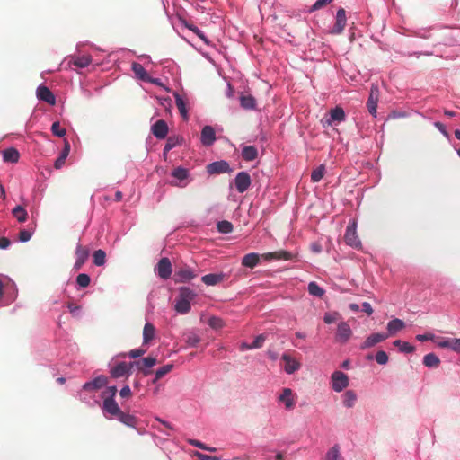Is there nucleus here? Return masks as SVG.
Returning a JSON list of instances; mask_svg holds the SVG:
<instances>
[{
	"label": "nucleus",
	"mask_w": 460,
	"mask_h": 460,
	"mask_svg": "<svg viewBox=\"0 0 460 460\" xmlns=\"http://www.w3.org/2000/svg\"><path fill=\"white\" fill-rule=\"evenodd\" d=\"M107 383L108 378L103 375H100L85 382L80 391L77 392L76 397L89 407L101 405L102 398L101 394H98V392L105 387Z\"/></svg>",
	"instance_id": "obj_1"
},
{
	"label": "nucleus",
	"mask_w": 460,
	"mask_h": 460,
	"mask_svg": "<svg viewBox=\"0 0 460 460\" xmlns=\"http://www.w3.org/2000/svg\"><path fill=\"white\" fill-rule=\"evenodd\" d=\"M117 386H107L101 392V400H102V412L108 420L115 419L121 411L119 404L115 401L117 394Z\"/></svg>",
	"instance_id": "obj_2"
},
{
	"label": "nucleus",
	"mask_w": 460,
	"mask_h": 460,
	"mask_svg": "<svg viewBox=\"0 0 460 460\" xmlns=\"http://www.w3.org/2000/svg\"><path fill=\"white\" fill-rule=\"evenodd\" d=\"M198 296L195 290L190 287L182 286L178 288V296L174 302V311L179 314H187L191 310V303Z\"/></svg>",
	"instance_id": "obj_3"
},
{
	"label": "nucleus",
	"mask_w": 460,
	"mask_h": 460,
	"mask_svg": "<svg viewBox=\"0 0 460 460\" xmlns=\"http://www.w3.org/2000/svg\"><path fill=\"white\" fill-rule=\"evenodd\" d=\"M18 295V289L8 276L0 274V306H6L13 302Z\"/></svg>",
	"instance_id": "obj_4"
},
{
	"label": "nucleus",
	"mask_w": 460,
	"mask_h": 460,
	"mask_svg": "<svg viewBox=\"0 0 460 460\" xmlns=\"http://www.w3.org/2000/svg\"><path fill=\"white\" fill-rule=\"evenodd\" d=\"M357 226L356 219L349 220L345 231L344 241L348 246L359 251L362 249V243L357 233Z\"/></svg>",
	"instance_id": "obj_5"
},
{
	"label": "nucleus",
	"mask_w": 460,
	"mask_h": 460,
	"mask_svg": "<svg viewBox=\"0 0 460 460\" xmlns=\"http://www.w3.org/2000/svg\"><path fill=\"white\" fill-rule=\"evenodd\" d=\"M171 176L172 178L171 184L175 187L185 188L191 181L190 171L182 166L175 167L172 171Z\"/></svg>",
	"instance_id": "obj_6"
},
{
	"label": "nucleus",
	"mask_w": 460,
	"mask_h": 460,
	"mask_svg": "<svg viewBox=\"0 0 460 460\" xmlns=\"http://www.w3.org/2000/svg\"><path fill=\"white\" fill-rule=\"evenodd\" d=\"M92 63V57L90 55L83 56H69L65 58L61 63V66L65 69L71 68L72 65L78 68H85Z\"/></svg>",
	"instance_id": "obj_7"
},
{
	"label": "nucleus",
	"mask_w": 460,
	"mask_h": 460,
	"mask_svg": "<svg viewBox=\"0 0 460 460\" xmlns=\"http://www.w3.org/2000/svg\"><path fill=\"white\" fill-rule=\"evenodd\" d=\"M349 385V376L342 371L335 370L331 376L332 389L336 393H341Z\"/></svg>",
	"instance_id": "obj_8"
},
{
	"label": "nucleus",
	"mask_w": 460,
	"mask_h": 460,
	"mask_svg": "<svg viewBox=\"0 0 460 460\" xmlns=\"http://www.w3.org/2000/svg\"><path fill=\"white\" fill-rule=\"evenodd\" d=\"M198 277V271L190 266L184 265L176 270L173 275L175 283H188Z\"/></svg>",
	"instance_id": "obj_9"
},
{
	"label": "nucleus",
	"mask_w": 460,
	"mask_h": 460,
	"mask_svg": "<svg viewBox=\"0 0 460 460\" xmlns=\"http://www.w3.org/2000/svg\"><path fill=\"white\" fill-rule=\"evenodd\" d=\"M379 100V88L377 85L372 84L369 96L367 101V108L368 112L373 116V118H376L377 116V103Z\"/></svg>",
	"instance_id": "obj_10"
},
{
	"label": "nucleus",
	"mask_w": 460,
	"mask_h": 460,
	"mask_svg": "<svg viewBox=\"0 0 460 460\" xmlns=\"http://www.w3.org/2000/svg\"><path fill=\"white\" fill-rule=\"evenodd\" d=\"M133 367V362H129L128 364L126 362H119L111 367L110 373L113 378L128 376L131 374V369Z\"/></svg>",
	"instance_id": "obj_11"
},
{
	"label": "nucleus",
	"mask_w": 460,
	"mask_h": 460,
	"mask_svg": "<svg viewBox=\"0 0 460 460\" xmlns=\"http://www.w3.org/2000/svg\"><path fill=\"white\" fill-rule=\"evenodd\" d=\"M234 186L239 193L245 192L251 186L252 180L250 174L242 171L238 172L234 180Z\"/></svg>",
	"instance_id": "obj_12"
},
{
	"label": "nucleus",
	"mask_w": 460,
	"mask_h": 460,
	"mask_svg": "<svg viewBox=\"0 0 460 460\" xmlns=\"http://www.w3.org/2000/svg\"><path fill=\"white\" fill-rule=\"evenodd\" d=\"M155 273L163 279H168L172 273V267L170 260L166 257L162 258L155 266Z\"/></svg>",
	"instance_id": "obj_13"
},
{
	"label": "nucleus",
	"mask_w": 460,
	"mask_h": 460,
	"mask_svg": "<svg viewBox=\"0 0 460 460\" xmlns=\"http://www.w3.org/2000/svg\"><path fill=\"white\" fill-rule=\"evenodd\" d=\"M346 119V114L344 110L340 107L336 106L335 108L332 109L329 112V117L325 119L323 122V126H332L333 124H340Z\"/></svg>",
	"instance_id": "obj_14"
},
{
	"label": "nucleus",
	"mask_w": 460,
	"mask_h": 460,
	"mask_svg": "<svg viewBox=\"0 0 460 460\" xmlns=\"http://www.w3.org/2000/svg\"><path fill=\"white\" fill-rule=\"evenodd\" d=\"M347 24L346 12L343 8H339L336 13L335 23L330 30V33L338 35L341 34Z\"/></svg>",
	"instance_id": "obj_15"
},
{
	"label": "nucleus",
	"mask_w": 460,
	"mask_h": 460,
	"mask_svg": "<svg viewBox=\"0 0 460 460\" xmlns=\"http://www.w3.org/2000/svg\"><path fill=\"white\" fill-rule=\"evenodd\" d=\"M217 140L216 131L212 126L206 125L200 132V143L203 146L209 147L215 144Z\"/></svg>",
	"instance_id": "obj_16"
},
{
	"label": "nucleus",
	"mask_w": 460,
	"mask_h": 460,
	"mask_svg": "<svg viewBox=\"0 0 460 460\" xmlns=\"http://www.w3.org/2000/svg\"><path fill=\"white\" fill-rule=\"evenodd\" d=\"M352 335V330L346 322H341L337 325L335 339L340 343L345 344Z\"/></svg>",
	"instance_id": "obj_17"
},
{
	"label": "nucleus",
	"mask_w": 460,
	"mask_h": 460,
	"mask_svg": "<svg viewBox=\"0 0 460 460\" xmlns=\"http://www.w3.org/2000/svg\"><path fill=\"white\" fill-rule=\"evenodd\" d=\"M232 171L228 162L225 160L215 161L208 164L207 172L209 174H219L230 172Z\"/></svg>",
	"instance_id": "obj_18"
},
{
	"label": "nucleus",
	"mask_w": 460,
	"mask_h": 460,
	"mask_svg": "<svg viewBox=\"0 0 460 460\" xmlns=\"http://www.w3.org/2000/svg\"><path fill=\"white\" fill-rule=\"evenodd\" d=\"M157 360L154 357H146V358H143L137 361H134V366H136L140 371H142V373L144 374V376H148L151 374V368L155 366Z\"/></svg>",
	"instance_id": "obj_19"
},
{
	"label": "nucleus",
	"mask_w": 460,
	"mask_h": 460,
	"mask_svg": "<svg viewBox=\"0 0 460 460\" xmlns=\"http://www.w3.org/2000/svg\"><path fill=\"white\" fill-rule=\"evenodd\" d=\"M36 95L40 101H43L49 105H55L56 103V97L53 93L42 84L37 87Z\"/></svg>",
	"instance_id": "obj_20"
},
{
	"label": "nucleus",
	"mask_w": 460,
	"mask_h": 460,
	"mask_svg": "<svg viewBox=\"0 0 460 460\" xmlns=\"http://www.w3.org/2000/svg\"><path fill=\"white\" fill-rule=\"evenodd\" d=\"M389 337V334L384 332H376L367 336L365 341L360 345L361 349H367L374 347L376 344L385 341Z\"/></svg>",
	"instance_id": "obj_21"
},
{
	"label": "nucleus",
	"mask_w": 460,
	"mask_h": 460,
	"mask_svg": "<svg viewBox=\"0 0 460 460\" xmlns=\"http://www.w3.org/2000/svg\"><path fill=\"white\" fill-rule=\"evenodd\" d=\"M151 132L156 138L164 139L168 134V125L164 119H158L151 126Z\"/></svg>",
	"instance_id": "obj_22"
},
{
	"label": "nucleus",
	"mask_w": 460,
	"mask_h": 460,
	"mask_svg": "<svg viewBox=\"0 0 460 460\" xmlns=\"http://www.w3.org/2000/svg\"><path fill=\"white\" fill-rule=\"evenodd\" d=\"M281 359L286 363L284 370L288 375L294 374L300 368V363L287 353L281 356Z\"/></svg>",
	"instance_id": "obj_23"
},
{
	"label": "nucleus",
	"mask_w": 460,
	"mask_h": 460,
	"mask_svg": "<svg viewBox=\"0 0 460 460\" xmlns=\"http://www.w3.org/2000/svg\"><path fill=\"white\" fill-rule=\"evenodd\" d=\"M227 277L224 272L209 273L201 277V281L207 286H216Z\"/></svg>",
	"instance_id": "obj_24"
},
{
	"label": "nucleus",
	"mask_w": 460,
	"mask_h": 460,
	"mask_svg": "<svg viewBox=\"0 0 460 460\" xmlns=\"http://www.w3.org/2000/svg\"><path fill=\"white\" fill-rule=\"evenodd\" d=\"M183 143H184V138H183V137H181L180 135H172V136L168 137L166 143L164 146V150H163L164 155H166V154L168 152H170L172 149H173L177 146H182Z\"/></svg>",
	"instance_id": "obj_25"
},
{
	"label": "nucleus",
	"mask_w": 460,
	"mask_h": 460,
	"mask_svg": "<svg viewBox=\"0 0 460 460\" xmlns=\"http://www.w3.org/2000/svg\"><path fill=\"white\" fill-rule=\"evenodd\" d=\"M358 401V395L353 390H346L341 395V404L346 409L353 408Z\"/></svg>",
	"instance_id": "obj_26"
},
{
	"label": "nucleus",
	"mask_w": 460,
	"mask_h": 460,
	"mask_svg": "<svg viewBox=\"0 0 460 460\" xmlns=\"http://www.w3.org/2000/svg\"><path fill=\"white\" fill-rule=\"evenodd\" d=\"M278 400L285 404L287 410H291L295 406L293 392L290 388H284Z\"/></svg>",
	"instance_id": "obj_27"
},
{
	"label": "nucleus",
	"mask_w": 460,
	"mask_h": 460,
	"mask_svg": "<svg viewBox=\"0 0 460 460\" xmlns=\"http://www.w3.org/2000/svg\"><path fill=\"white\" fill-rule=\"evenodd\" d=\"M173 96L175 98V103H176V106L179 110V112H180L182 119L185 121L189 120L190 117H189V111H188L186 101L179 93L175 92L173 93Z\"/></svg>",
	"instance_id": "obj_28"
},
{
	"label": "nucleus",
	"mask_w": 460,
	"mask_h": 460,
	"mask_svg": "<svg viewBox=\"0 0 460 460\" xmlns=\"http://www.w3.org/2000/svg\"><path fill=\"white\" fill-rule=\"evenodd\" d=\"M405 327V323L399 319V318H394L391 321L388 322L386 329L387 333L389 336H393L396 334L398 332L402 330Z\"/></svg>",
	"instance_id": "obj_29"
},
{
	"label": "nucleus",
	"mask_w": 460,
	"mask_h": 460,
	"mask_svg": "<svg viewBox=\"0 0 460 460\" xmlns=\"http://www.w3.org/2000/svg\"><path fill=\"white\" fill-rule=\"evenodd\" d=\"M155 326L149 322L146 323L144 325V329H143V344L144 345L149 344L155 338Z\"/></svg>",
	"instance_id": "obj_30"
},
{
	"label": "nucleus",
	"mask_w": 460,
	"mask_h": 460,
	"mask_svg": "<svg viewBox=\"0 0 460 460\" xmlns=\"http://www.w3.org/2000/svg\"><path fill=\"white\" fill-rule=\"evenodd\" d=\"M11 213L19 223H25L29 217L26 208L22 205L15 206Z\"/></svg>",
	"instance_id": "obj_31"
},
{
	"label": "nucleus",
	"mask_w": 460,
	"mask_h": 460,
	"mask_svg": "<svg viewBox=\"0 0 460 460\" xmlns=\"http://www.w3.org/2000/svg\"><path fill=\"white\" fill-rule=\"evenodd\" d=\"M241 155L244 161L252 162L258 156V150L254 146H244L242 148Z\"/></svg>",
	"instance_id": "obj_32"
},
{
	"label": "nucleus",
	"mask_w": 460,
	"mask_h": 460,
	"mask_svg": "<svg viewBox=\"0 0 460 460\" xmlns=\"http://www.w3.org/2000/svg\"><path fill=\"white\" fill-rule=\"evenodd\" d=\"M173 367H174L173 364L169 363V364L164 365L163 367L157 368L155 372L153 379L151 380V383L154 385L156 384L158 382V380H160L164 376L169 374L173 369Z\"/></svg>",
	"instance_id": "obj_33"
},
{
	"label": "nucleus",
	"mask_w": 460,
	"mask_h": 460,
	"mask_svg": "<svg viewBox=\"0 0 460 460\" xmlns=\"http://www.w3.org/2000/svg\"><path fill=\"white\" fill-rule=\"evenodd\" d=\"M261 257L265 261H272V260H285L288 261L291 258L290 253L286 251H279L274 252H267L261 255Z\"/></svg>",
	"instance_id": "obj_34"
},
{
	"label": "nucleus",
	"mask_w": 460,
	"mask_h": 460,
	"mask_svg": "<svg viewBox=\"0 0 460 460\" xmlns=\"http://www.w3.org/2000/svg\"><path fill=\"white\" fill-rule=\"evenodd\" d=\"M115 419L127 427L136 428L137 418L132 414L126 413L121 411Z\"/></svg>",
	"instance_id": "obj_35"
},
{
	"label": "nucleus",
	"mask_w": 460,
	"mask_h": 460,
	"mask_svg": "<svg viewBox=\"0 0 460 460\" xmlns=\"http://www.w3.org/2000/svg\"><path fill=\"white\" fill-rule=\"evenodd\" d=\"M3 160L8 163H17L20 158L18 150L14 147H9L2 153Z\"/></svg>",
	"instance_id": "obj_36"
},
{
	"label": "nucleus",
	"mask_w": 460,
	"mask_h": 460,
	"mask_svg": "<svg viewBox=\"0 0 460 460\" xmlns=\"http://www.w3.org/2000/svg\"><path fill=\"white\" fill-rule=\"evenodd\" d=\"M260 255L256 252H251L244 255L242 259V264L247 268H254L258 265Z\"/></svg>",
	"instance_id": "obj_37"
},
{
	"label": "nucleus",
	"mask_w": 460,
	"mask_h": 460,
	"mask_svg": "<svg viewBox=\"0 0 460 460\" xmlns=\"http://www.w3.org/2000/svg\"><path fill=\"white\" fill-rule=\"evenodd\" d=\"M131 69L134 72L135 76L137 79H139L143 82H146L149 75L141 64H139L137 62H133L131 64Z\"/></svg>",
	"instance_id": "obj_38"
},
{
	"label": "nucleus",
	"mask_w": 460,
	"mask_h": 460,
	"mask_svg": "<svg viewBox=\"0 0 460 460\" xmlns=\"http://www.w3.org/2000/svg\"><path fill=\"white\" fill-rule=\"evenodd\" d=\"M240 105L244 110L252 111V110H255V108H256V100L251 94H248V95L243 94L240 96Z\"/></svg>",
	"instance_id": "obj_39"
},
{
	"label": "nucleus",
	"mask_w": 460,
	"mask_h": 460,
	"mask_svg": "<svg viewBox=\"0 0 460 460\" xmlns=\"http://www.w3.org/2000/svg\"><path fill=\"white\" fill-rule=\"evenodd\" d=\"M439 346L441 348H447L453 351L460 353V338L447 339L443 341H440Z\"/></svg>",
	"instance_id": "obj_40"
},
{
	"label": "nucleus",
	"mask_w": 460,
	"mask_h": 460,
	"mask_svg": "<svg viewBox=\"0 0 460 460\" xmlns=\"http://www.w3.org/2000/svg\"><path fill=\"white\" fill-rule=\"evenodd\" d=\"M423 364L429 368H435L439 366L440 359L435 353L431 352L424 356Z\"/></svg>",
	"instance_id": "obj_41"
},
{
	"label": "nucleus",
	"mask_w": 460,
	"mask_h": 460,
	"mask_svg": "<svg viewBox=\"0 0 460 460\" xmlns=\"http://www.w3.org/2000/svg\"><path fill=\"white\" fill-rule=\"evenodd\" d=\"M438 27L439 26L418 28L411 31V35L420 39H429L431 37V30L437 29Z\"/></svg>",
	"instance_id": "obj_42"
},
{
	"label": "nucleus",
	"mask_w": 460,
	"mask_h": 460,
	"mask_svg": "<svg viewBox=\"0 0 460 460\" xmlns=\"http://www.w3.org/2000/svg\"><path fill=\"white\" fill-rule=\"evenodd\" d=\"M307 290L311 296H316V297H322L325 293L324 289L320 285H318L315 281L309 282Z\"/></svg>",
	"instance_id": "obj_43"
},
{
	"label": "nucleus",
	"mask_w": 460,
	"mask_h": 460,
	"mask_svg": "<svg viewBox=\"0 0 460 460\" xmlns=\"http://www.w3.org/2000/svg\"><path fill=\"white\" fill-rule=\"evenodd\" d=\"M326 460H342L341 447L338 444L332 446L325 455Z\"/></svg>",
	"instance_id": "obj_44"
},
{
	"label": "nucleus",
	"mask_w": 460,
	"mask_h": 460,
	"mask_svg": "<svg viewBox=\"0 0 460 460\" xmlns=\"http://www.w3.org/2000/svg\"><path fill=\"white\" fill-rule=\"evenodd\" d=\"M89 257V249L87 247H83L80 243H77L75 249V260L85 263Z\"/></svg>",
	"instance_id": "obj_45"
},
{
	"label": "nucleus",
	"mask_w": 460,
	"mask_h": 460,
	"mask_svg": "<svg viewBox=\"0 0 460 460\" xmlns=\"http://www.w3.org/2000/svg\"><path fill=\"white\" fill-rule=\"evenodd\" d=\"M373 358H375L377 364L382 366L386 365L389 360L387 353L384 350L377 351L374 357L372 355L367 356V360H371Z\"/></svg>",
	"instance_id": "obj_46"
},
{
	"label": "nucleus",
	"mask_w": 460,
	"mask_h": 460,
	"mask_svg": "<svg viewBox=\"0 0 460 460\" xmlns=\"http://www.w3.org/2000/svg\"><path fill=\"white\" fill-rule=\"evenodd\" d=\"M325 173V165L323 164H320L318 167L314 169L311 172V181L313 182H319L324 176Z\"/></svg>",
	"instance_id": "obj_47"
},
{
	"label": "nucleus",
	"mask_w": 460,
	"mask_h": 460,
	"mask_svg": "<svg viewBox=\"0 0 460 460\" xmlns=\"http://www.w3.org/2000/svg\"><path fill=\"white\" fill-rule=\"evenodd\" d=\"M93 264L96 266H103L106 262V252L102 250H96L93 254Z\"/></svg>",
	"instance_id": "obj_48"
},
{
	"label": "nucleus",
	"mask_w": 460,
	"mask_h": 460,
	"mask_svg": "<svg viewBox=\"0 0 460 460\" xmlns=\"http://www.w3.org/2000/svg\"><path fill=\"white\" fill-rule=\"evenodd\" d=\"M393 344H394V346L397 347L401 352L411 353L414 351V347L407 341H402L401 340H395L393 342Z\"/></svg>",
	"instance_id": "obj_49"
},
{
	"label": "nucleus",
	"mask_w": 460,
	"mask_h": 460,
	"mask_svg": "<svg viewBox=\"0 0 460 460\" xmlns=\"http://www.w3.org/2000/svg\"><path fill=\"white\" fill-rule=\"evenodd\" d=\"M185 342L189 347L195 348L200 342V338L195 332H190L185 335Z\"/></svg>",
	"instance_id": "obj_50"
},
{
	"label": "nucleus",
	"mask_w": 460,
	"mask_h": 460,
	"mask_svg": "<svg viewBox=\"0 0 460 460\" xmlns=\"http://www.w3.org/2000/svg\"><path fill=\"white\" fill-rule=\"evenodd\" d=\"M217 231L221 234H230L233 232V225L231 222L226 220H222L217 222Z\"/></svg>",
	"instance_id": "obj_51"
},
{
	"label": "nucleus",
	"mask_w": 460,
	"mask_h": 460,
	"mask_svg": "<svg viewBox=\"0 0 460 460\" xmlns=\"http://www.w3.org/2000/svg\"><path fill=\"white\" fill-rule=\"evenodd\" d=\"M77 288H86L90 285L91 278L86 273H80L76 277Z\"/></svg>",
	"instance_id": "obj_52"
},
{
	"label": "nucleus",
	"mask_w": 460,
	"mask_h": 460,
	"mask_svg": "<svg viewBox=\"0 0 460 460\" xmlns=\"http://www.w3.org/2000/svg\"><path fill=\"white\" fill-rule=\"evenodd\" d=\"M33 234H34V228L33 227H30V228H26V229H22L19 232L18 240L21 243H26V242L31 240V238L32 237Z\"/></svg>",
	"instance_id": "obj_53"
},
{
	"label": "nucleus",
	"mask_w": 460,
	"mask_h": 460,
	"mask_svg": "<svg viewBox=\"0 0 460 460\" xmlns=\"http://www.w3.org/2000/svg\"><path fill=\"white\" fill-rule=\"evenodd\" d=\"M51 132L54 136L63 137L66 134V129L65 128H62L58 121H55L51 126Z\"/></svg>",
	"instance_id": "obj_54"
},
{
	"label": "nucleus",
	"mask_w": 460,
	"mask_h": 460,
	"mask_svg": "<svg viewBox=\"0 0 460 460\" xmlns=\"http://www.w3.org/2000/svg\"><path fill=\"white\" fill-rule=\"evenodd\" d=\"M264 341H265V337L262 334H261V335H258L251 344H249V345L244 344V346H246L247 349H259L262 346Z\"/></svg>",
	"instance_id": "obj_55"
},
{
	"label": "nucleus",
	"mask_w": 460,
	"mask_h": 460,
	"mask_svg": "<svg viewBox=\"0 0 460 460\" xmlns=\"http://www.w3.org/2000/svg\"><path fill=\"white\" fill-rule=\"evenodd\" d=\"M409 116H410V112H407V111H402V110H394L389 113L388 119H396L407 118Z\"/></svg>",
	"instance_id": "obj_56"
},
{
	"label": "nucleus",
	"mask_w": 460,
	"mask_h": 460,
	"mask_svg": "<svg viewBox=\"0 0 460 460\" xmlns=\"http://www.w3.org/2000/svg\"><path fill=\"white\" fill-rule=\"evenodd\" d=\"M332 1L333 0H316L314 4L310 7L309 12H315Z\"/></svg>",
	"instance_id": "obj_57"
},
{
	"label": "nucleus",
	"mask_w": 460,
	"mask_h": 460,
	"mask_svg": "<svg viewBox=\"0 0 460 460\" xmlns=\"http://www.w3.org/2000/svg\"><path fill=\"white\" fill-rule=\"evenodd\" d=\"M339 318V313L337 312H332V313H326L323 316V321L327 324H331L334 323Z\"/></svg>",
	"instance_id": "obj_58"
},
{
	"label": "nucleus",
	"mask_w": 460,
	"mask_h": 460,
	"mask_svg": "<svg viewBox=\"0 0 460 460\" xmlns=\"http://www.w3.org/2000/svg\"><path fill=\"white\" fill-rule=\"evenodd\" d=\"M208 324L210 327L217 329L223 326V321L219 317L211 316L208 320Z\"/></svg>",
	"instance_id": "obj_59"
},
{
	"label": "nucleus",
	"mask_w": 460,
	"mask_h": 460,
	"mask_svg": "<svg viewBox=\"0 0 460 460\" xmlns=\"http://www.w3.org/2000/svg\"><path fill=\"white\" fill-rule=\"evenodd\" d=\"M433 125L447 139L450 137L449 133L447 132V128L443 123L439 121H435Z\"/></svg>",
	"instance_id": "obj_60"
},
{
	"label": "nucleus",
	"mask_w": 460,
	"mask_h": 460,
	"mask_svg": "<svg viewBox=\"0 0 460 460\" xmlns=\"http://www.w3.org/2000/svg\"><path fill=\"white\" fill-rule=\"evenodd\" d=\"M64 349V353H61L62 358L65 355L74 354L77 350V347L75 343L68 342Z\"/></svg>",
	"instance_id": "obj_61"
},
{
	"label": "nucleus",
	"mask_w": 460,
	"mask_h": 460,
	"mask_svg": "<svg viewBox=\"0 0 460 460\" xmlns=\"http://www.w3.org/2000/svg\"><path fill=\"white\" fill-rule=\"evenodd\" d=\"M181 24L189 29L190 31H191L193 33H195L196 35L199 34L201 30H199L196 25L194 24H191V23H189L187 21L185 20H181Z\"/></svg>",
	"instance_id": "obj_62"
},
{
	"label": "nucleus",
	"mask_w": 460,
	"mask_h": 460,
	"mask_svg": "<svg viewBox=\"0 0 460 460\" xmlns=\"http://www.w3.org/2000/svg\"><path fill=\"white\" fill-rule=\"evenodd\" d=\"M146 353L145 349H135L128 352V357L131 358H137Z\"/></svg>",
	"instance_id": "obj_63"
},
{
	"label": "nucleus",
	"mask_w": 460,
	"mask_h": 460,
	"mask_svg": "<svg viewBox=\"0 0 460 460\" xmlns=\"http://www.w3.org/2000/svg\"><path fill=\"white\" fill-rule=\"evenodd\" d=\"M196 456L199 460H220V458L216 456L206 455L199 452L196 453Z\"/></svg>",
	"instance_id": "obj_64"
}]
</instances>
